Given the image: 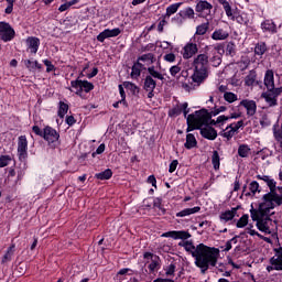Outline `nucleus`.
<instances>
[{
	"instance_id": "obj_58",
	"label": "nucleus",
	"mask_w": 282,
	"mask_h": 282,
	"mask_svg": "<svg viewBox=\"0 0 282 282\" xmlns=\"http://www.w3.org/2000/svg\"><path fill=\"white\" fill-rule=\"evenodd\" d=\"M177 164H180V162L177 160H173L170 163L169 172L170 173H175V171L177 170Z\"/></svg>"
},
{
	"instance_id": "obj_16",
	"label": "nucleus",
	"mask_w": 282,
	"mask_h": 282,
	"mask_svg": "<svg viewBox=\"0 0 282 282\" xmlns=\"http://www.w3.org/2000/svg\"><path fill=\"white\" fill-rule=\"evenodd\" d=\"M182 111L184 113V117L188 118V102L177 104L169 111V116L171 118L175 116H181Z\"/></svg>"
},
{
	"instance_id": "obj_12",
	"label": "nucleus",
	"mask_w": 282,
	"mask_h": 282,
	"mask_svg": "<svg viewBox=\"0 0 282 282\" xmlns=\"http://www.w3.org/2000/svg\"><path fill=\"white\" fill-rule=\"evenodd\" d=\"M42 138H44V140L48 143V144H54V142H58V138H61V134H58V132L56 131V129L46 126L43 129V135Z\"/></svg>"
},
{
	"instance_id": "obj_47",
	"label": "nucleus",
	"mask_w": 282,
	"mask_h": 282,
	"mask_svg": "<svg viewBox=\"0 0 282 282\" xmlns=\"http://www.w3.org/2000/svg\"><path fill=\"white\" fill-rule=\"evenodd\" d=\"M12 162V156L10 155H1L0 156V169H6Z\"/></svg>"
},
{
	"instance_id": "obj_41",
	"label": "nucleus",
	"mask_w": 282,
	"mask_h": 282,
	"mask_svg": "<svg viewBox=\"0 0 282 282\" xmlns=\"http://www.w3.org/2000/svg\"><path fill=\"white\" fill-rule=\"evenodd\" d=\"M249 219L250 216H248V214L242 215L236 224L237 228H246V226H248Z\"/></svg>"
},
{
	"instance_id": "obj_20",
	"label": "nucleus",
	"mask_w": 282,
	"mask_h": 282,
	"mask_svg": "<svg viewBox=\"0 0 282 282\" xmlns=\"http://www.w3.org/2000/svg\"><path fill=\"white\" fill-rule=\"evenodd\" d=\"M39 45H41L39 37L31 36L26 39V47L31 54H36V52H39Z\"/></svg>"
},
{
	"instance_id": "obj_13",
	"label": "nucleus",
	"mask_w": 282,
	"mask_h": 282,
	"mask_svg": "<svg viewBox=\"0 0 282 282\" xmlns=\"http://www.w3.org/2000/svg\"><path fill=\"white\" fill-rule=\"evenodd\" d=\"M195 10L198 13V17L206 19V17H209L210 11L213 10V4L206 0H200L197 2Z\"/></svg>"
},
{
	"instance_id": "obj_17",
	"label": "nucleus",
	"mask_w": 282,
	"mask_h": 282,
	"mask_svg": "<svg viewBox=\"0 0 282 282\" xmlns=\"http://www.w3.org/2000/svg\"><path fill=\"white\" fill-rule=\"evenodd\" d=\"M196 52H198L197 44L195 43H187L182 51V56L185 61H188V58H193L195 56Z\"/></svg>"
},
{
	"instance_id": "obj_54",
	"label": "nucleus",
	"mask_w": 282,
	"mask_h": 282,
	"mask_svg": "<svg viewBox=\"0 0 282 282\" xmlns=\"http://www.w3.org/2000/svg\"><path fill=\"white\" fill-rule=\"evenodd\" d=\"M176 56L174 53H167L163 56V59L165 61V63H175L176 61Z\"/></svg>"
},
{
	"instance_id": "obj_61",
	"label": "nucleus",
	"mask_w": 282,
	"mask_h": 282,
	"mask_svg": "<svg viewBox=\"0 0 282 282\" xmlns=\"http://www.w3.org/2000/svg\"><path fill=\"white\" fill-rule=\"evenodd\" d=\"M32 131L35 133V135H40V138H43V130L39 126H33Z\"/></svg>"
},
{
	"instance_id": "obj_35",
	"label": "nucleus",
	"mask_w": 282,
	"mask_h": 282,
	"mask_svg": "<svg viewBox=\"0 0 282 282\" xmlns=\"http://www.w3.org/2000/svg\"><path fill=\"white\" fill-rule=\"evenodd\" d=\"M113 172L111 171V169H107L104 172L95 174V177L97 180H111Z\"/></svg>"
},
{
	"instance_id": "obj_43",
	"label": "nucleus",
	"mask_w": 282,
	"mask_h": 282,
	"mask_svg": "<svg viewBox=\"0 0 282 282\" xmlns=\"http://www.w3.org/2000/svg\"><path fill=\"white\" fill-rule=\"evenodd\" d=\"M237 133L230 128V126H227L224 130L223 138H226V140H232Z\"/></svg>"
},
{
	"instance_id": "obj_26",
	"label": "nucleus",
	"mask_w": 282,
	"mask_h": 282,
	"mask_svg": "<svg viewBox=\"0 0 282 282\" xmlns=\"http://www.w3.org/2000/svg\"><path fill=\"white\" fill-rule=\"evenodd\" d=\"M252 149H250V145L246 143H241L238 145V155L239 158H248L251 153Z\"/></svg>"
},
{
	"instance_id": "obj_46",
	"label": "nucleus",
	"mask_w": 282,
	"mask_h": 282,
	"mask_svg": "<svg viewBox=\"0 0 282 282\" xmlns=\"http://www.w3.org/2000/svg\"><path fill=\"white\" fill-rule=\"evenodd\" d=\"M246 234L250 235V237H261V234H259V231H257V229L252 225H247Z\"/></svg>"
},
{
	"instance_id": "obj_10",
	"label": "nucleus",
	"mask_w": 282,
	"mask_h": 282,
	"mask_svg": "<svg viewBox=\"0 0 282 282\" xmlns=\"http://www.w3.org/2000/svg\"><path fill=\"white\" fill-rule=\"evenodd\" d=\"M18 158L21 162L28 160V137L25 135L18 138Z\"/></svg>"
},
{
	"instance_id": "obj_29",
	"label": "nucleus",
	"mask_w": 282,
	"mask_h": 282,
	"mask_svg": "<svg viewBox=\"0 0 282 282\" xmlns=\"http://www.w3.org/2000/svg\"><path fill=\"white\" fill-rule=\"evenodd\" d=\"M178 14L182 19H195V10L191 7L181 10Z\"/></svg>"
},
{
	"instance_id": "obj_64",
	"label": "nucleus",
	"mask_w": 282,
	"mask_h": 282,
	"mask_svg": "<svg viewBox=\"0 0 282 282\" xmlns=\"http://www.w3.org/2000/svg\"><path fill=\"white\" fill-rule=\"evenodd\" d=\"M69 8L70 7H69L68 2H66V3L62 4V6H59L58 11L59 12H65V11L69 10Z\"/></svg>"
},
{
	"instance_id": "obj_52",
	"label": "nucleus",
	"mask_w": 282,
	"mask_h": 282,
	"mask_svg": "<svg viewBox=\"0 0 282 282\" xmlns=\"http://www.w3.org/2000/svg\"><path fill=\"white\" fill-rule=\"evenodd\" d=\"M232 243H237V239L232 238L229 241H227L223 247L224 252H229V250H232Z\"/></svg>"
},
{
	"instance_id": "obj_6",
	"label": "nucleus",
	"mask_w": 282,
	"mask_h": 282,
	"mask_svg": "<svg viewBox=\"0 0 282 282\" xmlns=\"http://www.w3.org/2000/svg\"><path fill=\"white\" fill-rule=\"evenodd\" d=\"M276 206H282V196L276 192H269L263 196V200L259 205L260 213H270Z\"/></svg>"
},
{
	"instance_id": "obj_23",
	"label": "nucleus",
	"mask_w": 282,
	"mask_h": 282,
	"mask_svg": "<svg viewBox=\"0 0 282 282\" xmlns=\"http://www.w3.org/2000/svg\"><path fill=\"white\" fill-rule=\"evenodd\" d=\"M257 180H262L269 186V193H276V181L268 175H257Z\"/></svg>"
},
{
	"instance_id": "obj_5",
	"label": "nucleus",
	"mask_w": 282,
	"mask_h": 282,
	"mask_svg": "<svg viewBox=\"0 0 282 282\" xmlns=\"http://www.w3.org/2000/svg\"><path fill=\"white\" fill-rule=\"evenodd\" d=\"M218 3L223 6L225 14L226 17H228V19H230L231 21H237L240 25H248L249 20L247 13L241 12V10H239V8L237 7L232 9L230 2H228L227 0H218Z\"/></svg>"
},
{
	"instance_id": "obj_19",
	"label": "nucleus",
	"mask_w": 282,
	"mask_h": 282,
	"mask_svg": "<svg viewBox=\"0 0 282 282\" xmlns=\"http://www.w3.org/2000/svg\"><path fill=\"white\" fill-rule=\"evenodd\" d=\"M246 188H248V185H243L242 193H245L246 197H250L251 195H257V193H261V186H259V183L257 181H252L249 184V191L246 192Z\"/></svg>"
},
{
	"instance_id": "obj_28",
	"label": "nucleus",
	"mask_w": 282,
	"mask_h": 282,
	"mask_svg": "<svg viewBox=\"0 0 282 282\" xmlns=\"http://www.w3.org/2000/svg\"><path fill=\"white\" fill-rule=\"evenodd\" d=\"M144 65L140 62L134 63L131 70V78H140V74H142V68Z\"/></svg>"
},
{
	"instance_id": "obj_14",
	"label": "nucleus",
	"mask_w": 282,
	"mask_h": 282,
	"mask_svg": "<svg viewBox=\"0 0 282 282\" xmlns=\"http://www.w3.org/2000/svg\"><path fill=\"white\" fill-rule=\"evenodd\" d=\"M121 32L122 31L119 28L106 29L97 35V41H99V43H105L106 39H115L116 36H120Z\"/></svg>"
},
{
	"instance_id": "obj_3",
	"label": "nucleus",
	"mask_w": 282,
	"mask_h": 282,
	"mask_svg": "<svg viewBox=\"0 0 282 282\" xmlns=\"http://www.w3.org/2000/svg\"><path fill=\"white\" fill-rule=\"evenodd\" d=\"M251 218L260 232L272 235L276 230V221L270 218L268 213H251Z\"/></svg>"
},
{
	"instance_id": "obj_18",
	"label": "nucleus",
	"mask_w": 282,
	"mask_h": 282,
	"mask_svg": "<svg viewBox=\"0 0 282 282\" xmlns=\"http://www.w3.org/2000/svg\"><path fill=\"white\" fill-rule=\"evenodd\" d=\"M240 107H245L247 116L252 117L257 113V101L245 99L240 101Z\"/></svg>"
},
{
	"instance_id": "obj_24",
	"label": "nucleus",
	"mask_w": 282,
	"mask_h": 282,
	"mask_svg": "<svg viewBox=\"0 0 282 282\" xmlns=\"http://www.w3.org/2000/svg\"><path fill=\"white\" fill-rule=\"evenodd\" d=\"M261 30L268 32L269 34H276V24L272 20H264L261 23Z\"/></svg>"
},
{
	"instance_id": "obj_27",
	"label": "nucleus",
	"mask_w": 282,
	"mask_h": 282,
	"mask_svg": "<svg viewBox=\"0 0 282 282\" xmlns=\"http://www.w3.org/2000/svg\"><path fill=\"white\" fill-rule=\"evenodd\" d=\"M155 87H158V83L155 82V79H153V77L151 76H147L144 79L145 91H154Z\"/></svg>"
},
{
	"instance_id": "obj_7",
	"label": "nucleus",
	"mask_w": 282,
	"mask_h": 282,
	"mask_svg": "<svg viewBox=\"0 0 282 282\" xmlns=\"http://www.w3.org/2000/svg\"><path fill=\"white\" fill-rule=\"evenodd\" d=\"M68 90L75 91L77 96H83V91L89 94V91L94 90V84L91 82L77 78L76 80L70 82Z\"/></svg>"
},
{
	"instance_id": "obj_59",
	"label": "nucleus",
	"mask_w": 282,
	"mask_h": 282,
	"mask_svg": "<svg viewBox=\"0 0 282 282\" xmlns=\"http://www.w3.org/2000/svg\"><path fill=\"white\" fill-rule=\"evenodd\" d=\"M102 153H105V143H101V144L97 148L96 152L93 153V158H96V154H97V155H100V154H102Z\"/></svg>"
},
{
	"instance_id": "obj_4",
	"label": "nucleus",
	"mask_w": 282,
	"mask_h": 282,
	"mask_svg": "<svg viewBox=\"0 0 282 282\" xmlns=\"http://www.w3.org/2000/svg\"><path fill=\"white\" fill-rule=\"evenodd\" d=\"M186 118L187 129L186 132L191 133V131H195V129H202L204 124H208L210 120V113L208 110L200 109L195 111V113L188 115Z\"/></svg>"
},
{
	"instance_id": "obj_2",
	"label": "nucleus",
	"mask_w": 282,
	"mask_h": 282,
	"mask_svg": "<svg viewBox=\"0 0 282 282\" xmlns=\"http://www.w3.org/2000/svg\"><path fill=\"white\" fill-rule=\"evenodd\" d=\"M192 67L194 68L192 75L193 83L202 85V83L208 78V55H197L192 63Z\"/></svg>"
},
{
	"instance_id": "obj_34",
	"label": "nucleus",
	"mask_w": 282,
	"mask_h": 282,
	"mask_svg": "<svg viewBox=\"0 0 282 282\" xmlns=\"http://www.w3.org/2000/svg\"><path fill=\"white\" fill-rule=\"evenodd\" d=\"M14 245H11L7 252L4 253L3 258H2V263H8L10 261H12V257H14Z\"/></svg>"
},
{
	"instance_id": "obj_8",
	"label": "nucleus",
	"mask_w": 282,
	"mask_h": 282,
	"mask_svg": "<svg viewBox=\"0 0 282 282\" xmlns=\"http://www.w3.org/2000/svg\"><path fill=\"white\" fill-rule=\"evenodd\" d=\"M273 251L274 256L270 259V265L267 267V271L272 272V270H276L282 272V247H275Z\"/></svg>"
},
{
	"instance_id": "obj_60",
	"label": "nucleus",
	"mask_w": 282,
	"mask_h": 282,
	"mask_svg": "<svg viewBox=\"0 0 282 282\" xmlns=\"http://www.w3.org/2000/svg\"><path fill=\"white\" fill-rule=\"evenodd\" d=\"M148 184H151L152 186H154V188H158V180H155L154 175H150L148 177Z\"/></svg>"
},
{
	"instance_id": "obj_44",
	"label": "nucleus",
	"mask_w": 282,
	"mask_h": 282,
	"mask_svg": "<svg viewBox=\"0 0 282 282\" xmlns=\"http://www.w3.org/2000/svg\"><path fill=\"white\" fill-rule=\"evenodd\" d=\"M224 99L226 100V102L232 104L237 102L238 97L235 93L227 91L224 94Z\"/></svg>"
},
{
	"instance_id": "obj_40",
	"label": "nucleus",
	"mask_w": 282,
	"mask_h": 282,
	"mask_svg": "<svg viewBox=\"0 0 282 282\" xmlns=\"http://www.w3.org/2000/svg\"><path fill=\"white\" fill-rule=\"evenodd\" d=\"M212 164H213L215 171H219V166H220L219 152H217V151L213 152Z\"/></svg>"
},
{
	"instance_id": "obj_25",
	"label": "nucleus",
	"mask_w": 282,
	"mask_h": 282,
	"mask_svg": "<svg viewBox=\"0 0 282 282\" xmlns=\"http://www.w3.org/2000/svg\"><path fill=\"white\" fill-rule=\"evenodd\" d=\"M228 36H230V33L224 29H216L212 34L213 41H226Z\"/></svg>"
},
{
	"instance_id": "obj_42",
	"label": "nucleus",
	"mask_w": 282,
	"mask_h": 282,
	"mask_svg": "<svg viewBox=\"0 0 282 282\" xmlns=\"http://www.w3.org/2000/svg\"><path fill=\"white\" fill-rule=\"evenodd\" d=\"M267 50L268 47L265 46V43H259L254 47V54H257V56H263Z\"/></svg>"
},
{
	"instance_id": "obj_38",
	"label": "nucleus",
	"mask_w": 282,
	"mask_h": 282,
	"mask_svg": "<svg viewBox=\"0 0 282 282\" xmlns=\"http://www.w3.org/2000/svg\"><path fill=\"white\" fill-rule=\"evenodd\" d=\"M69 111V105L59 101L57 115L59 118H65V115Z\"/></svg>"
},
{
	"instance_id": "obj_63",
	"label": "nucleus",
	"mask_w": 282,
	"mask_h": 282,
	"mask_svg": "<svg viewBox=\"0 0 282 282\" xmlns=\"http://www.w3.org/2000/svg\"><path fill=\"white\" fill-rule=\"evenodd\" d=\"M66 124H68L69 127H73V124H76V119L74 118V116L66 117Z\"/></svg>"
},
{
	"instance_id": "obj_22",
	"label": "nucleus",
	"mask_w": 282,
	"mask_h": 282,
	"mask_svg": "<svg viewBox=\"0 0 282 282\" xmlns=\"http://www.w3.org/2000/svg\"><path fill=\"white\" fill-rule=\"evenodd\" d=\"M279 96L276 94H274V91H270L268 90L267 93H263L261 95V98H264L265 102L269 105V107H276L278 101H276V98Z\"/></svg>"
},
{
	"instance_id": "obj_56",
	"label": "nucleus",
	"mask_w": 282,
	"mask_h": 282,
	"mask_svg": "<svg viewBox=\"0 0 282 282\" xmlns=\"http://www.w3.org/2000/svg\"><path fill=\"white\" fill-rule=\"evenodd\" d=\"M166 276H173L175 274V264L171 263L165 269Z\"/></svg>"
},
{
	"instance_id": "obj_15",
	"label": "nucleus",
	"mask_w": 282,
	"mask_h": 282,
	"mask_svg": "<svg viewBox=\"0 0 282 282\" xmlns=\"http://www.w3.org/2000/svg\"><path fill=\"white\" fill-rule=\"evenodd\" d=\"M208 124H210V121H208L206 124H203V127L199 128L200 135L206 140H216L217 130H215V128L213 127H209Z\"/></svg>"
},
{
	"instance_id": "obj_9",
	"label": "nucleus",
	"mask_w": 282,
	"mask_h": 282,
	"mask_svg": "<svg viewBox=\"0 0 282 282\" xmlns=\"http://www.w3.org/2000/svg\"><path fill=\"white\" fill-rule=\"evenodd\" d=\"M15 32L12 25L7 22H0V39L4 41V43H8L9 41H12L14 39Z\"/></svg>"
},
{
	"instance_id": "obj_37",
	"label": "nucleus",
	"mask_w": 282,
	"mask_h": 282,
	"mask_svg": "<svg viewBox=\"0 0 282 282\" xmlns=\"http://www.w3.org/2000/svg\"><path fill=\"white\" fill-rule=\"evenodd\" d=\"M155 63V55L153 53L143 54L140 57H138V63Z\"/></svg>"
},
{
	"instance_id": "obj_39",
	"label": "nucleus",
	"mask_w": 282,
	"mask_h": 282,
	"mask_svg": "<svg viewBox=\"0 0 282 282\" xmlns=\"http://www.w3.org/2000/svg\"><path fill=\"white\" fill-rule=\"evenodd\" d=\"M182 8V2L173 3L166 8V17H171Z\"/></svg>"
},
{
	"instance_id": "obj_50",
	"label": "nucleus",
	"mask_w": 282,
	"mask_h": 282,
	"mask_svg": "<svg viewBox=\"0 0 282 282\" xmlns=\"http://www.w3.org/2000/svg\"><path fill=\"white\" fill-rule=\"evenodd\" d=\"M243 127V120H240L238 122H234L229 124V129L235 131L236 133H239V130Z\"/></svg>"
},
{
	"instance_id": "obj_45",
	"label": "nucleus",
	"mask_w": 282,
	"mask_h": 282,
	"mask_svg": "<svg viewBox=\"0 0 282 282\" xmlns=\"http://www.w3.org/2000/svg\"><path fill=\"white\" fill-rule=\"evenodd\" d=\"M208 25H209L208 22L198 25L196 28V34L198 36H204V34H206V32H208Z\"/></svg>"
},
{
	"instance_id": "obj_57",
	"label": "nucleus",
	"mask_w": 282,
	"mask_h": 282,
	"mask_svg": "<svg viewBox=\"0 0 282 282\" xmlns=\"http://www.w3.org/2000/svg\"><path fill=\"white\" fill-rule=\"evenodd\" d=\"M43 63L46 66L47 73L54 72L56 69V67L54 66V64H52V62L50 59H44Z\"/></svg>"
},
{
	"instance_id": "obj_48",
	"label": "nucleus",
	"mask_w": 282,
	"mask_h": 282,
	"mask_svg": "<svg viewBox=\"0 0 282 282\" xmlns=\"http://www.w3.org/2000/svg\"><path fill=\"white\" fill-rule=\"evenodd\" d=\"M118 87L119 94L121 96V100H119V102H122V106L127 107V94L124 93V87L122 86V84H120Z\"/></svg>"
},
{
	"instance_id": "obj_33",
	"label": "nucleus",
	"mask_w": 282,
	"mask_h": 282,
	"mask_svg": "<svg viewBox=\"0 0 282 282\" xmlns=\"http://www.w3.org/2000/svg\"><path fill=\"white\" fill-rule=\"evenodd\" d=\"M148 76H151V78H156L158 80H164V74L160 73L155 69V66L148 67Z\"/></svg>"
},
{
	"instance_id": "obj_32",
	"label": "nucleus",
	"mask_w": 282,
	"mask_h": 282,
	"mask_svg": "<svg viewBox=\"0 0 282 282\" xmlns=\"http://www.w3.org/2000/svg\"><path fill=\"white\" fill-rule=\"evenodd\" d=\"M254 83H257V72L250 70L245 78V85H247V87H252Z\"/></svg>"
},
{
	"instance_id": "obj_21",
	"label": "nucleus",
	"mask_w": 282,
	"mask_h": 282,
	"mask_svg": "<svg viewBox=\"0 0 282 282\" xmlns=\"http://www.w3.org/2000/svg\"><path fill=\"white\" fill-rule=\"evenodd\" d=\"M264 85L268 89V91H274V72L273 70H267L264 75Z\"/></svg>"
},
{
	"instance_id": "obj_55",
	"label": "nucleus",
	"mask_w": 282,
	"mask_h": 282,
	"mask_svg": "<svg viewBox=\"0 0 282 282\" xmlns=\"http://www.w3.org/2000/svg\"><path fill=\"white\" fill-rule=\"evenodd\" d=\"M226 54L229 56H235V43L229 42L226 47Z\"/></svg>"
},
{
	"instance_id": "obj_30",
	"label": "nucleus",
	"mask_w": 282,
	"mask_h": 282,
	"mask_svg": "<svg viewBox=\"0 0 282 282\" xmlns=\"http://www.w3.org/2000/svg\"><path fill=\"white\" fill-rule=\"evenodd\" d=\"M230 118L237 119V118H239V115H232ZM230 118L221 115V116L217 117L216 121L213 119H209V122H210V124H224L227 120H230Z\"/></svg>"
},
{
	"instance_id": "obj_62",
	"label": "nucleus",
	"mask_w": 282,
	"mask_h": 282,
	"mask_svg": "<svg viewBox=\"0 0 282 282\" xmlns=\"http://www.w3.org/2000/svg\"><path fill=\"white\" fill-rule=\"evenodd\" d=\"M150 272H155L158 270V260H152V262L149 264Z\"/></svg>"
},
{
	"instance_id": "obj_1",
	"label": "nucleus",
	"mask_w": 282,
	"mask_h": 282,
	"mask_svg": "<svg viewBox=\"0 0 282 282\" xmlns=\"http://www.w3.org/2000/svg\"><path fill=\"white\" fill-rule=\"evenodd\" d=\"M178 246L184 248L186 252H191L195 259L196 268H199L202 274H206L209 268H215L219 259V249L199 243L195 247L193 241H183Z\"/></svg>"
},
{
	"instance_id": "obj_31",
	"label": "nucleus",
	"mask_w": 282,
	"mask_h": 282,
	"mask_svg": "<svg viewBox=\"0 0 282 282\" xmlns=\"http://www.w3.org/2000/svg\"><path fill=\"white\" fill-rule=\"evenodd\" d=\"M197 147V139H195V134L188 133L186 135L185 149H195Z\"/></svg>"
},
{
	"instance_id": "obj_36",
	"label": "nucleus",
	"mask_w": 282,
	"mask_h": 282,
	"mask_svg": "<svg viewBox=\"0 0 282 282\" xmlns=\"http://www.w3.org/2000/svg\"><path fill=\"white\" fill-rule=\"evenodd\" d=\"M24 65L26 67V69H30V72L34 70V69H42V65L39 64V61H30V59H25L24 61Z\"/></svg>"
},
{
	"instance_id": "obj_53",
	"label": "nucleus",
	"mask_w": 282,
	"mask_h": 282,
	"mask_svg": "<svg viewBox=\"0 0 282 282\" xmlns=\"http://www.w3.org/2000/svg\"><path fill=\"white\" fill-rule=\"evenodd\" d=\"M8 6L4 10L6 14H12V10H14V1L17 0H6Z\"/></svg>"
},
{
	"instance_id": "obj_49",
	"label": "nucleus",
	"mask_w": 282,
	"mask_h": 282,
	"mask_svg": "<svg viewBox=\"0 0 282 282\" xmlns=\"http://www.w3.org/2000/svg\"><path fill=\"white\" fill-rule=\"evenodd\" d=\"M220 219L226 224L228 221H232L235 219L234 213H223L220 214Z\"/></svg>"
},
{
	"instance_id": "obj_11",
	"label": "nucleus",
	"mask_w": 282,
	"mask_h": 282,
	"mask_svg": "<svg viewBox=\"0 0 282 282\" xmlns=\"http://www.w3.org/2000/svg\"><path fill=\"white\" fill-rule=\"evenodd\" d=\"M161 237L174 240L181 239L182 241H186V239H191V232L186 230H172L163 232Z\"/></svg>"
},
{
	"instance_id": "obj_51",
	"label": "nucleus",
	"mask_w": 282,
	"mask_h": 282,
	"mask_svg": "<svg viewBox=\"0 0 282 282\" xmlns=\"http://www.w3.org/2000/svg\"><path fill=\"white\" fill-rule=\"evenodd\" d=\"M181 72L182 67L180 66V64L170 67V74L171 76H173V78H175V76H177V74H180Z\"/></svg>"
}]
</instances>
